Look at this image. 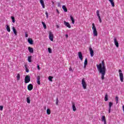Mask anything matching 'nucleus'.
<instances>
[{"label": "nucleus", "mask_w": 124, "mask_h": 124, "mask_svg": "<svg viewBox=\"0 0 124 124\" xmlns=\"http://www.w3.org/2000/svg\"><path fill=\"white\" fill-rule=\"evenodd\" d=\"M97 68L99 73L101 74L102 80H104V76L106 74V67L105 66V62L104 60L102 61L101 63L96 65Z\"/></svg>", "instance_id": "nucleus-1"}, {"label": "nucleus", "mask_w": 124, "mask_h": 124, "mask_svg": "<svg viewBox=\"0 0 124 124\" xmlns=\"http://www.w3.org/2000/svg\"><path fill=\"white\" fill-rule=\"evenodd\" d=\"M92 30L94 36H97V31H96V27H95L94 23L92 24Z\"/></svg>", "instance_id": "nucleus-2"}, {"label": "nucleus", "mask_w": 124, "mask_h": 124, "mask_svg": "<svg viewBox=\"0 0 124 124\" xmlns=\"http://www.w3.org/2000/svg\"><path fill=\"white\" fill-rule=\"evenodd\" d=\"M118 72L119 73V77H120V81L123 82H124V74H123L122 70L121 69H119L118 70Z\"/></svg>", "instance_id": "nucleus-3"}, {"label": "nucleus", "mask_w": 124, "mask_h": 124, "mask_svg": "<svg viewBox=\"0 0 124 124\" xmlns=\"http://www.w3.org/2000/svg\"><path fill=\"white\" fill-rule=\"evenodd\" d=\"M81 84L84 90H86L87 89V83L86 82V80H85L84 78H83L81 80Z\"/></svg>", "instance_id": "nucleus-4"}, {"label": "nucleus", "mask_w": 124, "mask_h": 124, "mask_svg": "<svg viewBox=\"0 0 124 124\" xmlns=\"http://www.w3.org/2000/svg\"><path fill=\"white\" fill-rule=\"evenodd\" d=\"M31 81V77L29 76H26L25 78V84H28Z\"/></svg>", "instance_id": "nucleus-5"}, {"label": "nucleus", "mask_w": 124, "mask_h": 124, "mask_svg": "<svg viewBox=\"0 0 124 124\" xmlns=\"http://www.w3.org/2000/svg\"><path fill=\"white\" fill-rule=\"evenodd\" d=\"M49 38L51 41H53L54 40V35L51 31H49Z\"/></svg>", "instance_id": "nucleus-6"}, {"label": "nucleus", "mask_w": 124, "mask_h": 124, "mask_svg": "<svg viewBox=\"0 0 124 124\" xmlns=\"http://www.w3.org/2000/svg\"><path fill=\"white\" fill-rule=\"evenodd\" d=\"M64 25L66 26L67 28H69V29H71V25L69 24V23L65 21H64Z\"/></svg>", "instance_id": "nucleus-7"}, {"label": "nucleus", "mask_w": 124, "mask_h": 124, "mask_svg": "<svg viewBox=\"0 0 124 124\" xmlns=\"http://www.w3.org/2000/svg\"><path fill=\"white\" fill-rule=\"evenodd\" d=\"M27 89L28 91H32V89H33V86L32 85V84H30L29 85H28Z\"/></svg>", "instance_id": "nucleus-8"}, {"label": "nucleus", "mask_w": 124, "mask_h": 124, "mask_svg": "<svg viewBox=\"0 0 124 124\" xmlns=\"http://www.w3.org/2000/svg\"><path fill=\"white\" fill-rule=\"evenodd\" d=\"M114 44L115 46L117 48L119 47V42H118V41L117 40V39L116 38L114 39Z\"/></svg>", "instance_id": "nucleus-9"}, {"label": "nucleus", "mask_w": 124, "mask_h": 124, "mask_svg": "<svg viewBox=\"0 0 124 124\" xmlns=\"http://www.w3.org/2000/svg\"><path fill=\"white\" fill-rule=\"evenodd\" d=\"M101 121L104 122V124H107L106 122V118L105 117V116H103L101 118Z\"/></svg>", "instance_id": "nucleus-10"}, {"label": "nucleus", "mask_w": 124, "mask_h": 124, "mask_svg": "<svg viewBox=\"0 0 124 124\" xmlns=\"http://www.w3.org/2000/svg\"><path fill=\"white\" fill-rule=\"evenodd\" d=\"M72 108H73V110L74 112H75L77 109L76 108V107L75 106V103L74 102H72Z\"/></svg>", "instance_id": "nucleus-11"}, {"label": "nucleus", "mask_w": 124, "mask_h": 124, "mask_svg": "<svg viewBox=\"0 0 124 124\" xmlns=\"http://www.w3.org/2000/svg\"><path fill=\"white\" fill-rule=\"evenodd\" d=\"M78 57L79 58L80 60H81V61H83V55H82V52H78Z\"/></svg>", "instance_id": "nucleus-12"}, {"label": "nucleus", "mask_w": 124, "mask_h": 124, "mask_svg": "<svg viewBox=\"0 0 124 124\" xmlns=\"http://www.w3.org/2000/svg\"><path fill=\"white\" fill-rule=\"evenodd\" d=\"M28 42L31 45H32V44H33V41L32 40V39H31V38H28Z\"/></svg>", "instance_id": "nucleus-13"}, {"label": "nucleus", "mask_w": 124, "mask_h": 124, "mask_svg": "<svg viewBox=\"0 0 124 124\" xmlns=\"http://www.w3.org/2000/svg\"><path fill=\"white\" fill-rule=\"evenodd\" d=\"M40 2L43 8H45V4H44V1H43V0H40Z\"/></svg>", "instance_id": "nucleus-14"}, {"label": "nucleus", "mask_w": 124, "mask_h": 124, "mask_svg": "<svg viewBox=\"0 0 124 124\" xmlns=\"http://www.w3.org/2000/svg\"><path fill=\"white\" fill-rule=\"evenodd\" d=\"M108 1L110 2L112 7H115V2H114V0H108Z\"/></svg>", "instance_id": "nucleus-15"}, {"label": "nucleus", "mask_w": 124, "mask_h": 124, "mask_svg": "<svg viewBox=\"0 0 124 124\" xmlns=\"http://www.w3.org/2000/svg\"><path fill=\"white\" fill-rule=\"evenodd\" d=\"M90 52L91 57H93V50L92 47L90 48Z\"/></svg>", "instance_id": "nucleus-16"}, {"label": "nucleus", "mask_w": 124, "mask_h": 124, "mask_svg": "<svg viewBox=\"0 0 124 124\" xmlns=\"http://www.w3.org/2000/svg\"><path fill=\"white\" fill-rule=\"evenodd\" d=\"M28 50L30 53H31V54L33 53V48L32 47H31L30 46L28 47Z\"/></svg>", "instance_id": "nucleus-17"}, {"label": "nucleus", "mask_w": 124, "mask_h": 124, "mask_svg": "<svg viewBox=\"0 0 124 124\" xmlns=\"http://www.w3.org/2000/svg\"><path fill=\"white\" fill-rule=\"evenodd\" d=\"M87 65H88V60L87 59V58H86L84 61V68H86V66H87Z\"/></svg>", "instance_id": "nucleus-18"}, {"label": "nucleus", "mask_w": 124, "mask_h": 124, "mask_svg": "<svg viewBox=\"0 0 124 124\" xmlns=\"http://www.w3.org/2000/svg\"><path fill=\"white\" fill-rule=\"evenodd\" d=\"M70 18L72 21V24L74 25V23H75V20H74V18H73V16H70Z\"/></svg>", "instance_id": "nucleus-19"}, {"label": "nucleus", "mask_w": 124, "mask_h": 124, "mask_svg": "<svg viewBox=\"0 0 124 124\" xmlns=\"http://www.w3.org/2000/svg\"><path fill=\"white\" fill-rule=\"evenodd\" d=\"M12 29H13V31L14 33H15V35H17V31H16L15 27H13Z\"/></svg>", "instance_id": "nucleus-20"}, {"label": "nucleus", "mask_w": 124, "mask_h": 124, "mask_svg": "<svg viewBox=\"0 0 124 124\" xmlns=\"http://www.w3.org/2000/svg\"><path fill=\"white\" fill-rule=\"evenodd\" d=\"M62 8L64 10V12H67V8L64 5L62 6Z\"/></svg>", "instance_id": "nucleus-21"}, {"label": "nucleus", "mask_w": 124, "mask_h": 124, "mask_svg": "<svg viewBox=\"0 0 124 124\" xmlns=\"http://www.w3.org/2000/svg\"><path fill=\"white\" fill-rule=\"evenodd\" d=\"M42 24L44 27V29H45V30H46V29H47V26H46V24H45V23H44V22L42 21Z\"/></svg>", "instance_id": "nucleus-22"}, {"label": "nucleus", "mask_w": 124, "mask_h": 124, "mask_svg": "<svg viewBox=\"0 0 124 124\" xmlns=\"http://www.w3.org/2000/svg\"><path fill=\"white\" fill-rule=\"evenodd\" d=\"M6 30L8 32H10V27H9V25H6Z\"/></svg>", "instance_id": "nucleus-23"}, {"label": "nucleus", "mask_w": 124, "mask_h": 124, "mask_svg": "<svg viewBox=\"0 0 124 124\" xmlns=\"http://www.w3.org/2000/svg\"><path fill=\"white\" fill-rule=\"evenodd\" d=\"M46 114H47V115H50V114H51V110H50L49 108H47L46 110Z\"/></svg>", "instance_id": "nucleus-24"}, {"label": "nucleus", "mask_w": 124, "mask_h": 124, "mask_svg": "<svg viewBox=\"0 0 124 124\" xmlns=\"http://www.w3.org/2000/svg\"><path fill=\"white\" fill-rule=\"evenodd\" d=\"M28 61L29 62H31V56H28Z\"/></svg>", "instance_id": "nucleus-25"}, {"label": "nucleus", "mask_w": 124, "mask_h": 124, "mask_svg": "<svg viewBox=\"0 0 124 124\" xmlns=\"http://www.w3.org/2000/svg\"><path fill=\"white\" fill-rule=\"evenodd\" d=\"M53 77H51V76H49L48 77V80L49 81H50V82H53V80L52 79H53Z\"/></svg>", "instance_id": "nucleus-26"}, {"label": "nucleus", "mask_w": 124, "mask_h": 124, "mask_svg": "<svg viewBox=\"0 0 124 124\" xmlns=\"http://www.w3.org/2000/svg\"><path fill=\"white\" fill-rule=\"evenodd\" d=\"M108 101V94H106L105 96V101Z\"/></svg>", "instance_id": "nucleus-27"}, {"label": "nucleus", "mask_w": 124, "mask_h": 124, "mask_svg": "<svg viewBox=\"0 0 124 124\" xmlns=\"http://www.w3.org/2000/svg\"><path fill=\"white\" fill-rule=\"evenodd\" d=\"M27 103H29V104L31 103V100L30 99V97H27Z\"/></svg>", "instance_id": "nucleus-28"}, {"label": "nucleus", "mask_w": 124, "mask_h": 124, "mask_svg": "<svg viewBox=\"0 0 124 124\" xmlns=\"http://www.w3.org/2000/svg\"><path fill=\"white\" fill-rule=\"evenodd\" d=\"M108 106H109V108H111V107L113 106V103L109 102L108 104Z\"/></svg>", "instance_id": "nucleus-29"}, {"label": "nucleus", "mask_w": 124, "mask_h": 124, "mask_svg": "<svg viewBox=\"0 0 124 124\" xmlns=\"http://www.w3.org/2000/svg\"><path fill=\"white\" fill-rule=\"evenodd\" d=\"M20 74H17V76H16V78L17 81H19V80H20Z\"/></svg>", "instance_id": "nucleus-30"}, {"label": "nucleus", "mask_w": 124, "mask_h": 124, "mask_svg": "<svg viewBox=\"0 0 124 124\" xmlns=\"http://www.w3.org/2000/svg\"><path fill=\"white\" fill-rule=\"evenodd\" d=\"M115 101H116V104H118V102H119V97L118 96L115 97Z\"/></svg>", "instance_id": "nucleus-31"}, {"label": "nucleus", "mask_w": 124, "mask_h": 124, "mask_svg": "<svg viewBox=\"0 0 124 124\" xmlns=\"http://www.w3.org/2000/svg\"><path fill=\"white\" fill-rule=\"evenodd\" d=\"M96 13L97 14V17H100V15H99V10H97L96 12Z\"/></svg>", "instance_id": "nucleus-32"}, {"label": "nucleus", "mask_w": 124, "mask_h": 124, "mask_svg": "<svg viewBox=\"0 0 124 124\" xmlns=\"http://www.w3.org/2000/svg\"><path fill=\"white\" fill-rule=\"evenodd\" d=\"M56 105H59V98H56Z\"/></svg>", "instance_id": "nucleus-33"}, {"label": "nucleus", "mask_w": 124, "mask_h": 124, "mask_svg": "<svg viewBox=\"0 0 124 124\" xmlns=\"http://www.w3.org/2000/svg\"><path fill=\"white\" fill-rule=\"evenodd\" d=\"M48 53L49 54H52V49H51V48L48 47Z\"/></svg>", "instance_id": "nucleus-34"}, {"label": "nucleus", "mask_w": 124, "mask_h": 124, "mask_svg": "<svg viewBox=\"0 0 124 124\" xmlns=\"http://www.w3.org/2000/svg\"><path fill=\"white\" fill-rule=\"evenodd\" d=\"M13 23H15V18L14 16H11Z\"/></svg>", "instance_id": "nucleus-35"}, {"label": "nucleus", "mask_w": 124, "mask_h": 124, "mask_svg": "<svg viewBox=\"0 0 124 124\" xmlns=\"http://www.w3.org/2000/svg\"><path fill=\"white\" fill-rule=\"evenodd\" d=\"M0 111H2V110H3V107L2 106H0Z\"/></svg>", "instance_id": "nucleus-36"}, {"label": "nucleus", "mask_w": 124, "mask_h": 124, "mask_svg": "<svg viewBox=\"0 0 124 124\" xmlns=\"http://www.w3.org/2000/svg\"><path fill=\"white\" fill-rule=\"evenodd\" d=\"M98 18L100 23H101L102 22V20H101V18L100 17V16H99Z\"/></svg>", "instance_id": "nucleus-37"}, {"label": "nucleus", "mask_w": 124, "mask_h": 124, "mask_svg": "<svg viewBox=\"0 0 124 124\" xmlns=\"http://www.w3.org/2000/svg\"><path fill=\"white\" fill-rule=\"evenodd\" d=\"M29 35L27 32H25V37H28Z\"/></svg>", "instance_id": "nucleus-38"}, {"label": "nucleus", "mask_w": 124, "mask_h": 124, "mask_svg": "<svg viewBox=\"0 0 124 124\" xmlns=\"http://www.w3.org/2000/svg\"><path fill=\"white\" fill-rule=\"evenodd\" d=\"M37 67L38 70H40V67L39 66V65L38 64Z\"/></svg>", "instance_id": "nucleus-39"}, {"label": "nucleus", "mask_w": 124, "mask_h": 124, "mask_svg": "<svg viewBox=\"0 0 124 124\" xmlns=\"http://www.w3.org/2000/svg\"><path fill=\"white\" fill-rule=\"evenodd\" d=\"M37 83L38 85H40V80H37Z\"/></svg>", "instance_id": "nucleus-40"}, {"label": "nucleus", "mask_w": 124, "mask_h": 124, "mask_svg": "<svg viewBox=\"0 0 124 124\" xmlns=\"http://www.w3.org/2000/svg\"><path fill=\"white\" fill-rule=\"evenodd\" d=\"M46 18H48V12H46Z\"/></svg>", "instance_id": "nucleus-41"}, {"label": "nucleus", "mask_w": 124, "mask_h": 124, "mask_svg": "<svg viewBox=\"0 0 124 124\" xmlns=\"http://www.w3.org/2000/svg\"><path fill=\"white\" fill-rule=\"evenodd\" d=\"M37 80L40 81V77H38L37 78Z\"/></svg>", "instance_id": "nucleus-42"}, {"label": "nucleus", "mask_w": 124, "mask_h": 124, "mask_svg": "<svg viewBox=\"0 0 124 124\" xmlns=\"http://www.w3.org/2000/svg\"><path fill=\"white\" fill-rule=\"evenodd\" d=\"M26 72H29V69H28V68H27V67H26Z\"/></svg>", "instance_id": "nucleus-43"}, {"label": "nucleus", "mask_w": 124, "mask_h": 124, "mask_svg": "<svg viewBox=\"0 0 124 124\" xmlns=\"http://www.w3.org/2000/svg\"><path fill=\"white\" fill-rule=\"evenodd\" d=\"M108 113H111V108H108Z\"/></svg>", "instance_id": "nucleus-44"}, {"label": "nucleus", "mask_w": 124, "mask_h": 124, "mask_svg": "<svg viewBox=\"0 0 124 124\" xmlns=\"http://www.w3.org/2000/svg\"><path fill=\"white\" fill-rule=\"evenodd\" d=\"M65 36H66V39L68 38V34H66L65 35Z\"/></svg>", "instance_id": "nucleus-45"}, {"label": "nucleus", "mask_w": 124, "mask_h": 124, "mask_svg": "<svg viewBox=\"0 0 124 124\" xmlns=\"http://www.w3.org/2000/svg\"><path fill=\"white\" fill-rule=\"evenodd\" d=\"M69 71H72V68L70 67L69 69Z\"/></svg>", "instance_id": "nucleus-46"}, {"label": "nucleus", "mask_w": 124, "mask_h": 124, "mask_svg": "<svg viewBox=\"0 0 124 124\" xmlns=\"http://www.w3.org/2000/svg\"><path fill=\"white\" fill-rule=\"evenodd\" d=\"M56 11H57L58 14H60V12H59V10H58V9H56Z\"/></svg>", "instance_id": "nucleus-47"}, {"label": "nucleus", "mask_w": 124, "mask_h": 124, "mask_svg": "<svg viewBox=\"0 0 124 124\" xmlns=\"http://www.w3.org/2000/svg\"><path fill=\"white\" fill-rule=\"evenodd\" d=\"M57 29H59L60 28V26L59 25H56Z\"/></svg>", "instance_id": "nucleus-48"}]
</instances>
